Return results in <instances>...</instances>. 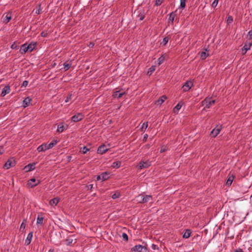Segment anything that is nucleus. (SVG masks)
I'll use <instances>...</instances> for the list:
<instances>
[{
  "mask_svg": "<svg viewBox=\"0 0 252 252\" xmlns=\"http://www.w3.org/2000/svg\"><path fill=\"white\" fill-rule=\"evenodd\" d=\"M35 164L36 163L34 162L29 163L25 166L24 169H25L26 171H32L35 169Z\"/></svg>",
  "mask_w": 252,
  "mask_h": 252,
  "instance_id": "nucleus-16",
  "label": "nucleus"
},
{
  "mask_svg": "<svg viewBox=\"0 0 252 252\" xmlns=\"http://www.w3.org/2000/svg\"><path fill=\"white\" fill-rule=\"evenodd\" d=\"M10 91V88L9 85L5 86L2 90L0 96L2 97L4 96L6 94H9Z\"/></svg>",
  "mask_w": 252,
  "mask_h": 252,
  "instance_id": "nucleus-14",
  "label": "nucleus"
},
{
  "mask_svg": "<svg viewBox=\"0 0 252 252\" xmlns=\"http://www.w3.org/2000/svg\"><path fill=\"white\" fill-rule=\"evenodd\" d=\"M156 69V66L155 65H152L151 67H150L149 69V70L148 71L147 74L149 75H151L152 73L155 71Z\"/></svg>",
  "mask_w": 252,
  "mask_h": 252,
  "instance_id": "nucleus-33",
  "label": "nucleus"
},
{
  "mask_svg": "<svg viewBox=\"0 0 252 252\" xmlns=\"http://www.w3.org/2000/svg\"><path fill=\"white\" fill-rule=\"evenodd\" d=\"M24 221H25V220H24L22 222V223H21V226H20V228L21 229V228H23V229H25V227H26V224L24 222Z\"/></svg>",
  "mask_w": 252,
  "mask_h": 252,
  "instance_id": "nucleus-50",
  "label": "nucleus"
},
{
  "mask_svg": "<svg viewBox=\"0 0 252 252\" xmlns=\"http://www.w3.org/2000/svg\"><path fill=\"white\" fill-rule=\"evenodd\" d=\"M18 45L15 43V42H14L11 46V48L12 49H16L18 48Z\"/></svg>",
  "mask_w": 252,
  "mask_h": 252,
  "instance_id": "nucleus-48",
  "label": "nucleus"
},
{
  "mask_svg": "<svg viewBox=\"0 0 252 252\" xmlns=\"http://www.w3.org/2000/svg\"><path fill=\"white\" fill-rule=\"evenodd\" d=\"M108 151V149L106 148V146L104 144L100 145L97 149V153L100 154H103Z\"/></svg>",
  "mask_w": 252,
  "mask_h": 252,
  "instance_id": "nucleus-12",
  "label": "nucleus"
},
{
  "mask_svg": "<svg viewBox=\"0 0 252 252\" xmlns=\"http://www.w3.org/2000/svg\"><path fill=\"white\" fill-rule=\"evenodd\" d=\"M94 43H93V42H90V44H89V46L90 47H92H92H93L94 46Z\"/></svg>",
  "mask_w": 252,
  "mask_h": 252,
  "instance_id": "nucleus-57",
  "label": "nucleus"
},
{
  "mask_svg": "<svg viewBox=\"0 0 252 252\" xmlns=\"http://www.w3.org/2000/svg\"><path fill=\"white\" fill-rule=\"evenodd\" d=\"M215 103V100H212L211 97H206L202 101V105L205 106V108H209Z\"/></svg>",
  "mask_w": 252,
  "mask_h": 252,
  "instance_id": "nucleus-3",
  "label": "nucleus"
},
{
  "mask_svg": "<svg viewBox=\"0 0 252 252\" xmlns=\"http://www.w3.org/2000/svg\"><path fill=\"white\" fill-rule=\"evenodd\" d=\"M37 42H31L28 46L29 51L31 52L34 50L37 46Z\"/></svg>",
  "mask_w": 252,
  "mask_h": 252,
  "instance_id": "nucleus-17",
  "label": "nucleus"
},
{
  "mask_svg": "<svg viewBox=\"0 0 252 252\" xmlns=\"http://www.w3.org/2000/svg\"><path fill=\"white\" fill-rule=\"evenodd\" d=\"M181 107H182V105L180 104V103H178L176 106L173 109V112L174 113H176L177 114L178 111L180 110V109L181 108Z\"/></svg>",
  "mask_w": 252,
  "mask_h": 252,
  "instance_id": "nucleus-30",
  "label": "nucleus"
},
{
  "mask_svg": "<svg viewBox=\"0 0 252 252\" xmlns=\"http://www.w3.org/2000/svg\"><path fill=\"white\" fill-rule=\"evenodd\" d=\"M219 1V0H214L212 4V6L214 8H215L217 5Z\"/></svg>",
  "mask_w": 252,
  "mask_h": 252,
  "instance_id": "nucleus-46",
  "label": "nucleus"
},
{
  "mask_svg": "<svg viewBox=\"0 0 252 252\" xmlns=\"http://www.w3.org/2000/svg\"><path fill=\"white\" fill-rule=\"evenodd\" d=\"M150 146H151L150 144H147L145 145V148L147 149H149Z\"/></svg>",
  "mask_w": 252,
  "mask_h": 252,
  "instance_id": "nucleus-58",
  "label": "nucleus"
},
{
  "mask_svg": "<svg viewBox=\"0 0 252 252\" xmlns=\"http://www.w3.org/2000/svg\"><path fill=\"white\" fill-rule=\"evenodd\" d=\"M84 116L82 113H79L73 115L71 117V120L74 122H78L81 121L84 118Z\"/></svg>",
  "mask_w": 252,
  "mask_h": 252,
  "instance_id": "nucleus-8",
  "label": "nucleus"
},
{
  "mask_svg": "<svg viewBox=\"0 0 252 252\" xmlns=\"http://www.w3.org/2000/svg\"><path fill=\"white\" fill-rule=\"evenodd\" d=\"M167 99V96L165 95H163L160 96L156 101L158 104L161 105Z\"/></svg>",
  "mask_w": 252,
  "mask_h": 252,
  "instance_id": "nucleus-22",
  "label": "nucleus"
},
{
  "mask_svg": "<svg viewBox=\"0 0 252 252\" xmlns=\"http://www.w3.org/2000/svg\"><path fill=\"white\" fill-rule=\"evenodd\" d=\"M32 100V99L30 98V97H27L24 99L23 101V105L24 108L30 105V102Z\"/></svg>",
  "mask_w": 252,
  "mask_h": 252,
  "instance_id": "nucleus-20",
  "label": "nucleus"
},
{
  "mask_svg": "<svg viewBox=\"0 0 252 252\" xmlns=\"http://www.w3.org/2000/svg\"><path fill=\"white\" fill-rule=\"evenodd\" d=\"M152 248L154 250L158 249V246L155 244H152Z\"/></svg>",
  "mask_w": 252,
  "mask_h": 252,
  "instance_id": "nucleus-52",
  "label": "nucleus"
},
{
  "mask_svg": "<svg viewBox=\"0 0 252 252\" xmlns=\"http://www.w3.org/2000/svg\"><path fill=\"white\" fill-rule=\"evenodd\" d=\"M109 175V173H108L107 172H103L101 174V180L102 181L107 180L109 178V177L108 176Z\"/></svg>",
  "mask_w": 252,
  "mask_h": 252,
  "instance_id": "nucleus-25",
  "label": "nucleus"
},
{
  "mask_svg": "<svg viewBox=\"0 0 252 252\" xmlns=\"http://www.w3.org/2000/svg\"><path fill=\"white\" fill-rule=\"evenodd\" d=\"M169 39V37H168V36L164 37L163 39V41L161 43V44L162 43L163 46H165L167 42H168Z\"/></svg>",
  "mask_w": 252,
  "mask_h": 252,
  "instance_id": "nucleus-38",
  "label": "nucleus"
},
{
  "mask_svg": "<svg viewBox=\"0 0 252 252\" xmlns=\"http://www.w3.org/2000/svg\"><path fill=\"white\" fill-rule=\"evenodd\" d=\"M186 0H180V8L184 9L186 7Z\"/></svg>",
  "mask_w": 252,
  "mask_h": 252,
  "instance_id": "nucleus-37",
  "label": "nucleus"
},
{
  "mask_svg": "<svg viewBox=\"0 0 252 252\" xmlns=\"http://www.w3.org/2000/svg\"><path fill=\"white\" fill-rule=\"evenodd\" d=\"M122 237L123 239L126 241H127L128 240V235L126 233H123L122 234Z\"/></svg>",
  "mask_w": 252,
  "mask_h": 252,
  "instance_id": "nucleus-45",
  "label": "nucleus"
},
{
  "mask_svg": "<svg viewBox=\"0 0 252 252\" xmlns=\"http://www.w3.org/2000/svg\"><path fill=\"white\" fill-rule=\"evenodd\" d=\"M27 46L28 45L26 43L24 44L21 46L20 52L22 54H25L27 51H29Z\"/></svg>",
  "mask_w": 252,
  "mask_h": 252,
  "instance_id": "nucleus-21",
  "label": "nucleus"
},
{
  "mask_svg": "<svg viewBox=\"0 0 252 252\" xmlns=\"http://www.w3.org/2000/svg\"><path fill=\"white\" fill-rule=\"evenodd\" d=\"M16 163V162L14 158H10L4 164L3 168L7 169H9L10 167H14Z\"/></svg>",
  "mask_w": 252,
  "mask_h": 252,
  "instance_id": "nucleus-5",
  "label": "nucleus"
},
{
  "mask_svg": "<svg viewBox=\"0 0 252 252\" xmlns=\"http://www.w3.org/2000/svg\"><path fill=\"white\" fill-rule=\"evenodd\" d=\"M126 94L125 92L120 93V91H117L114 92L112 96L114 98H121Z\"/></svg>",
  "mask_w": 252,
  "mask_h": 252,
  "instance_id": "nucleus-18",
  "label": "nucleus"
},
{
  "mask_svg": "<svg viewBox=\"0 0 252 252\" xmlns=\"http://www.w3.org/2000/svg\"><path fill=\"white\" fill-rule=\"evenodd\" d=\"M147 245L146 244L145 246L140 245H136L131 249L132 251L137 252H149V250L148 249Z\"/></svg>",
  "mask_w": 252,
  "mask_h": 252,
  "instance_id": "nucleus-2",
  "label": "nucleus"
},
{
  "mask_svg": "<svg viewBox=\"0 0 252 252\" xmlns=\"http://www.w3.org/2000/svg\"><path fill=\"white\" fill-rule=\"evenodd\" d=\"M60 200V199L58 197H55L53 199H52L50 202L49 203L51 205H57V204L59 203Z\"/></svg>",
  "mask_w": 252,
  "mask_h": 252,
  "instance_id": "nucleus-26",
  "label": "nucleus"
},
{
  "mask_svg": "<svg viewBox=\"0 0 252 252\" xmlns=\"http://www.w3.org/2000/svg\"><path fill=\"white\" fill-rule=\"evenodd\" d=\"M148 137V135L147 134H145L144 135L143 139V141L144 142H146L147 141V139Z\"/></svg>",
  "mask_w": 252,
  "mask_h": 252,
  "instance_id": "nucleus-51",
  "label": "nucleus"
},
{
  "mask_svg": "<svg viewBox=\"0 0 252 252\" xmlns=\"http://www.w3.org/2000/svg\"><path fill=\"white\" fill-rule=\"evenodd\" d=\"M43 219V214L42 213L38 214L37 217V224H42Z\"/></svg>",
  "mask_w": 252,
  "mask_h": 252,
  "instance_id": "nucleus-23",
  "label": "nucleus"
},
{
  "mask_svg": "<svg viewBox=\"0 0 252 252\" xmlns=\"http://www.w3.org/2000/svg\"><path fill=\"white\" fill-rule=\"evenodd\" d=\"M120 196L119 192H115L112 195V198L114 199L118 198Z\"/></svg>",
  "mask_w": 252,
  "mask_h": 252,
  "instance_id": "nucleus-40",
  "label": "nucleus"
},
{
  "mask_svg": "<svg viewBox=\"0 0 252 252\" xmlns=\"http://www.w3.org/2000/svg\"><path fill=\"white\" fill-rule=\"evenodd\" d=\"M176 12L177 10L170 13L168 18V24H170L171 23L172 25L173 24L174 18L176 16Z\"/></svg>",
  "mask_w": 252,
  "mask_h": 252,
  "instance_id": "nucleus-13",
  "label": "nucleus"
},
{
  "mask_svg": "<svg viewBox=\"0 0 252 252\" xmlns=\"http://www.w3.org/2000/svg\"><path fill=\"white\" fill-rule=\"evenodd\" d=\"M71 61L68 60L63 63V65L64 66V71H67L70 68L71 65Z\"/></svg>",
  "mask_w": 252,
  "mask_h": 252,
  "instance_id": "nucleus-24",
  "label": "nucleus"
},
{
  "mask_svg": "<svg viewBox=\"0 0 252 252\" xmlns=\"http://www.w3.org/2000/svg\"><path fill=\"white\" fill-rule=\"evenodd\" d=\"M40 183V180H36L35 178H32L28 181V185L29 187L31 188H33L39 184Z\"/></svg>",
  "mask_w": 252,
  "mask_h": 252,
  "instance_id": "nucleus-10",
  "label": "nucleus"
},
{
  "mask_svg": "<svg viewBox=\"0 0 252 252\" xmlns=\"http://www.w3.org/2000/svg\"><path fill=\"white\" fill-rule=\"evenodd\" d=\"M148 127V122H145V123H144L140 129H141V131H145V130L146 129V128H147Z\"/></svg>",
  "mask_w": 252,
  "mask_h": 252,
  "instance_id": "nucleus-36",
  "label": "nucleus"
},
{
  "mask_svg": "<svg viewBox=\"0 0 252 252\" xmlns=\"http://www.w3.org/2000/svg\"><path fill=\"white\" fill-rule=\"evenodd\" d=\"M4 16L3 19V22L5 23H8L11 19L12 18V13L9 12L7 13H4L3 16Z\"/></svg>",
  "mask_w": 252,
  "mask_h": 252,
  "instance_id": "nucleus-15",
  "label": "nucleus"
},
{
  "mask_svg": "<svg viewBox=\"0 0 252 252\" xmlns=\"http://www.w3.org/2000/svg\"><path fill=\"white\" fill-rule=\"evenodd\" d=\"M67 246H72L77 242V239L74 238V235L70 236L65 240Z\"/></svg>",
  "mask_w": 252,
  "mask_h": 252,
  "instance_id": "nucleus-7",
  "label": "nucleus"
},
{
  "mask_svg": "<svg viewBox=\"0 0 252 252\" xmlns=\"http://www.w3.org/2000/svg\"><path fill=\"white\" fill-rule=\"evenodd\" d=\"M63 130H64V126L63 125H62L61 126L60 125H59L58 126L57 131L58 132L61 133L63 131Z\"/></svg>",
  "mask_w": 252,
  "mask_h": 252,
  "instance_id": "nucleus-39",
  "label": "nucleus"
},
{
  "mask_svg": "<svg viewBox=\"0 0 252 252\" xmlns=\"http://www.w3.org/2000/svg\"><path fill=\"white\" fill-rule=\"evenodd\" d=\"M49 252H54V250L53 249H50L49 250Z\"/></svg>",
  "mask_w": 252,
  "mask_h": 252,
  "instance_id": "nucleus-61",
  "label": "nucleus"
},
{
  "mask_svg": "<svg viewBox=\"0 0 252 252\" xmlns=\"http://www.w3.org/2000/svg\"><path fill=\"white\" fill-rule=\"evenodd\" d=\"M121 161H117L114 162L112 163L111 167H112L113 168H118L121 166Z\"/></svg>",
  "mask_w": 252,
  "mask_h": 252,
  "instance_id": "nucleus-31",
  "label": "nucleus"
},
{
  "mask_svg": "<svg viewBox=\"0 0 252 252\" xmlns=\"http://www.w3.org/2000/svg\"><path fill=\"white\" fill-rule=\"evenodd\" d=\"M58 141L57 140H53L50 143H43L42 145L38 146L37 150L38 152H44L47 150L52 148L55 146Z\"/></svg>",
  "mask_w": 252,
  "mask_h": 252,
  "instance_id": "nucleus-1",
  "label": "nucleus"
},
{
  "mask_svg": "<svg viewBox=\"0 0 252 252\" xmlns=\"http://www.w3.org/2000/svg\"><path fill=\"white\" fill-rule=\"evenodd\" d=\"M233 17L232 16H229L227 17V24H229L233 22Z\"/></svg>",
  "mask_w": 252,
  "mask_h": 252,
  "instance_id": "nucleus-41",
  "label": "nucleus"
},
{
  "mask_svg": "<svg viewBox=\"0 0 252 252\" xmlns=\"http://www.w3.org/2000/svg\"><path fill=\"white\" fill-rule=\"evenodd\" d=\"M252 46V43H250L249 44V45H248V47H249V48L250 49L251 47Z\"/></svg>",
  "mask_w": 252,
  "mask_h": 252,
  "instance_id": "nucleus-63",
  "label": "nucleus"
},
{
  "mask_svg": "<svg viewBox=\"0 0 252 252\" xmlns=\"http://www.w3.org/2000/svg\"><path fill=\"white\" fill-rule=\"evenodd\" d=\"M137 198L138 199L139 203H145L148 202L150 199H152V196L151 195H148L144 196L142 194H140L137 196Z\"/></svg>",
  "mask_w": 252,
  "mask_h": 252,
  "instance_id": "nucleus-4",
  "label": "nucleus"
},
{
  "mask_svg": "<svg viewBox=\"0 0 252 252\" xmlns=\"http://www.w3.org/2000/svg\"><path fill=\"white\" fill-rule=\"evenodd\" d=\"M234 178V176L232 175L231 176H230L228 179H227L226 184L227 186H230L232 183V181Z\"/></svg>",
  "mask_w": 252,
  "mask_h": 252,
  "instance_id": "nucleus-32",
  "label": "nucleus"
},
{
  "mask_svg": "<svg viewBox=\"0 0 252 252\" xmlns=\"http://www.w3.org/2000/svg\"><path fill=\"white\" fill-rule=\"evenodd\" d=\"M191 232L190 229H186L183 234V238H188L190 237Z\"/></svg>",
  "mask_w": 252,
  "mask_h": 252,
  "instance_id": "nucleus-29",
  "label": "nucleus"
},
{
  "mask_svg": "<svg viewBox=\"0 0 252 252\" xmlns=\"http://www.w3.org/2000/svg\"><path fill=\"white\" fill-rule=\"evenodd\" d=\"M164 0H156V2L155 5L159 6L161 4V3L163 2Z\"/></svg>",
  "mask_w": 252,
  "mask_h": 252,
  "instance_id": "nucleus-43",
  "label": "nucleus"
},
{
  "mask_svg": "<svg viewBox=\"0 0 252 252\" xmlns=\"http://www.w3.org/2000/svg\"><path fill=\"white\" fill-rule=\"evenodd\" d=\"M4 150H3V147L2 146L0 147V155H1L3 153Z\"/></svg>",
  "mask_w": 252,
  "mask_h": 252,
  "instance_id": "nucleus-55",
  "label": "nucleus"
},
{
  "mask_svg": "<svg viewBox=\"0 0 252 252\" xmlns=\"http://www.w3.org/2000/svg\"><path fill=\"white\" fill-rule=\"evenodd\" d=\"M199 54H200V58L202 60H205L206 59V58L207 57H208L209 55L208 53H207L206 52V51H202V52L199 53Z\"/></svg>",
  "mask_w": 252,
  "mask_h": 252,
  "instance_id": "nucleus-27",
  "label": "nucleus"
},
{
  "mask_svg": "<svg viewBox=\"0 0 252 252\" xmlns=\"http://www.w3.org/2000/svg\"><path fill=\"white\" fill-rule=\"evenodd\" d=\"M145 14L144 10H143L139 12L137 15V17L139 18V20L142 21L144 19Z\"/></svg>",
  "mask_w": 252,
  "mask_h": 252,
  "instance_id": "nucleus-28",
  "label": "nucleus"
},
{
  "mask_svg": "<svg viewBox=\"0 0 252 252\" xmlns=\"http://www.w3.org/2000/svg\"><path fill=\"white\" fill-rule=\"evenodd\" d=\"M165 60V57L163 55L161 56L158 59V65H160L161 63H163V62Z\"/></svg>",
  "mask_w": 252,
  "mask_h": 252,
  "instance_id": "nucleus-35",
  "label": "nucleus"
},
{
  "mask_svg": "<svg viewBox=\"0 0 252 252\" xmlns=\"http://www.w3.org/2000/svg\"><path fill=\"white\" fill-rule=\"evenodd\" d=\"M41 36L42 37H47L49 35V33L47 32V31H42L40 34Z\"/></svg>",
  "mask_w": 252,
  "mask_h": 252,
  "instance_id": "nucleus-44",
  "label": "nucleus"
},
{
  "mask_svg": "<svg viewBox=\"0 0 252 252\" xmlns=\"http://www.w3.org/2000/svg\"><path fill=\"white\" fill-rule=\"evenodd\" d=\"M193 86V83L191 81H187L182 87L183 92L189 91Z\"/></svg>",
  "mask_w": 252,
  "mask_h": 252,
  "instance_id": "nucleus-11",
  "label": "nucleus"
},
{
  "mask_svg": "<svg viewBox=\"0 0 252 252\" xmlns=\"http://www.w3.org/2000/svg\"><path fill=\"white\" fill-rule=\"evenodd\" d=\"M96 179H97V180H101V174L100 175H98Z\"/></svg>",
  "mask_w": 252,
  "mask_h": 252,
  "instance_id": "nucleus-59",
  "label": "nucleus"
},
{
  "mask_svg": "<svg viewBox=\"0 0 252 252\" xmlns=\"http://www.w3.org/2000/svg\"><path fill=\"white\" fill-rule=\"evenodd\" d=\"M28 83H29L28 81L27 80L23 81L22 85V87H26L28 85Z\"/></svg>",
  "mask_w": 252,
  "mask_h": 252,
  "instance_id": "nucleus-49",
  "label": "nucleus"
},
{
  "mask_svg": "<svg viewBox=\"0 0 252 252\" xmlns=\"http://www.w3.org/2000/svg\"><path fill=\"white\" fill-rule=\"evenodd\" d=\"M35 13L37 14H39L40 13H41V9L40 8L38 9L37 10H36Z\"/></svg>",
  "mask_w": 252,
  "mask_h": 252,
  "instance_id": "nucleus-56",
  "label": "nucleus"
},
{
  "mask_svg": "<svg viewBox=\"0 0 252 252\" xmlns=\"http://www.w3.org/2000/svg\"><path fill=\"white\" fill-rule=\"evenodd\" d=\"M248 35L249 36V39H252V31L251 30L248 32Z\"/></svg>",
  "mask_w": 252,
  "mask_h": 252,
  "instance_id": "nucleus-53",
  "label": "nucleus"
},
{
  "mask_svg": "<svg viewBox=\"0 0 252 252\" xmlns=\"http://www.w3.org/2000/svg\"><path fill=\"white\" fill-rule=\"evenodd\" d=\"M32 236H33L32 232H31L28 234L27 239L25 241V244L26 245H29L30 244L32 239Z\"/></svg>",
  "mask_w": 252,
  "mask_h": 252,
  "instance_id": "nucleus-19",
  "label": "nucleus"
},
{
  "mask_svg": "<svg viewBox=\"0 0 252 252\" xmlns=\"http://www.w3.org/2000/svg\"><path fill=\"white\" fill-rule=\"evenodd\" d=\"M89 151L90 149L88 148L86 146H83L82 148L80 147V152H81L83 154L87 153V152Z\"/></svg>",
  "mask_w": 252,
  "mask_h": 252,
  "instance_id": "nucleus-34",
  "label": "nucleus"
},
{
  "mask_svg": "<svg viewBox=\"0 0 252 252\" xmlns=\"http://www.w3.org/2000/svg\"><path fill=\"white\" fill-rule=\"evenodd\" d=\"M71 96H72V94H69L68 95H67L66 97V99L65 100V102H68L71 99Z\"/></svg>",
  "mask_w": 252,
  "mask_h": 252,
  "instance_id": "nucleus-47",
  "label": "nucleus"
},
{
  "mask_svg": "<svg viewBox=\"0 0 252 252\" xmlns=\"http://www.w3.org/2000/svg\"><path fill=\"white\" fill-rule=\"evenodd\" d=\"M165 151V149L161 148L160 150V153L164 152Z\"/></svg>",
  "mask_w": 252,
  "mask_h": 252,
  "instance_id": "nucleus-62",
  "label": "nucleus"
},
{
  "mask_svg": "<svg viewBox=\"0 0 252 252\" xmlns=\"http://www.w3.org/2000/svg\"><path fill=\"white\" fill-rule=\"evenodd\" d=\"M151 166V162L149 160H147L146 161H141L138 165V167L140 169H142L143 168H146Z\"/></svg>",
  "mask_w": 252,
  "mask_h": 252,
  "instance_id": "nucleus-9",
  "label": "nucleus"
},
{
  "mask_svg": "<svg viewBox=\"0 0 252 252\" xmlns=\"http://www.w3.org/2000/svg\"><path fill=\"white\" fill-rule=\"evenodd\" d=\"M87 187H88L89 189H90L91 191H92V189H93V184H90V185L87 186Z\"/></svg>",
  "mask_w": 252,
  "mask_h": 252,
  "instance_id": "nucleus-54",
  "label": "nucleus"
},
{
  "mask_svg": "<svg viewBox=\"0 0 252 252\" xmlns=\"http://www.w3.org/2000/svg\"><path fill=\"white\" fill-rule=\"evenodd\" d=\"M222 129L221 125H217L211 131L210 136L215 138L220 132Z\"/></svg>",
  "mask_w": 252,
  "mask_h": 252,
  "instance_id": "nucleus-6",
  "label": "nucleus"
},
{
  "mask_svg": "<svg viewBox=\"0 0 252 252\" xmlns=\"http://www.w3.org/2000/svg\"><path fill=\"white\" fill-rule=\"evenodd\" d=\"M250 49L249 48V47H248V45H247V44H246L244 46H243V49H242V51H243L244 50H245V52L243 53V54H246V53L247 52V51L249 50H250Z\"/></svg>",
  "mask_w": 252,
  "mask_h": 252,
  "instance_id": "nucleus-42",
  "label": "nucleus"
},
{
  "mask_svg": "<svg viewBox=\"0 0 252 252\" xmlns=\"http://www.w3.org/2000/svg\"><path fill=\"white\" fill-rule=\"evenodd\" d=\"M71 158V156H68V157H67V159H68V161H70Z\"/></svg>",
  "mask_w": 252,
  "mask_h": 252,
  "instance_id": "nucleus-60",
  "label": "nucleus"
}]
</instances>
